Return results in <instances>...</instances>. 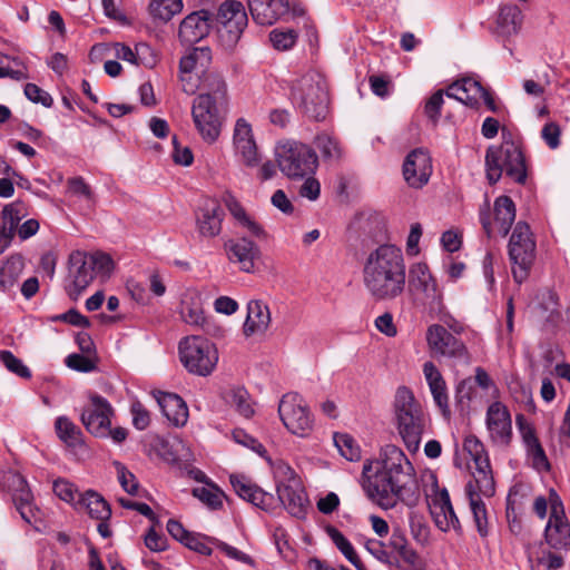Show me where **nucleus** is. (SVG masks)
I'll return each mask as SVG.
<instances>
[{"label":"nucleus","mask_w":570,"mask_h":570,"mask_svg":"<svg viewBox=\"0 0 570 570\" xmlns=\"http://www.w3.org/2000/svg\"><path fill=\"white\" fill-rule=\"evenodd\" d=\"M362 475L367 497L385 510L399 502L410 508L419 503L420 489L414 469L395 445H386L381 460L364 463Z\"/></svg>","instance_id":"obj_1"},{"label":"nucleus","mask_w":570,"mask_h":570,"mask_svg":"<svg viewBox=\"0 0 570 570\" xmlns=\"http://www.w3.org/2000/svg\"><path fill=\"white\" fill-rule=\"evenodd\" d=\"M363 284L376 302H391L404 294L406 265L403 252L392 244L372 250L363 266Z\"/></svg>","instance_id":"obj_2"},{"label":"nucleus","mask_w":570,"mask_h":570,"mask_svg":"<svg viewBox=\"0 0 570 570\" xmlns=\"http://www.w3.org/2000/svg\"><path fill=\"white\" fill-rule=\"evenodd\" d=\"M396 428L406 449L415 453L428 424V417L412 391L406 386L396 390L394 400Z\"/></svg>","instance_id":"obj_3"},{"label":"nucleus","mask_w":570,"mask_h":570,"mask_svg":"<svg viewBox=\"0 0 570 570\" xmlns=\"http://www.w3.org/2000/svg\"><path fill=\"white\" fill-rule=\"evenodd\" d=\"M294 102L308 118L324 120L328 111V89L323 75L308 71L292 88Z\"/></svg>","instance_id":"obj_4"},{"label":"nucleus","mask_w":570,"mask_h":570,"mask_svg":"<svg viewBox=\"0 0 570 570\" xmlns=\"http://www.w3.org/2000/svg\"><path fill=\"white\" fill-rule=\"evenodd\" d=\"M487 178L495 184L505 173L518 184L527 180L525 158L521 148L513 140H503L499 147H489L485 154Z\"/></svg>","instance_id":"obj_5"},{"label":"nucleus","mask_w":570,"mask_h":570,"mask_svg":"<svg viewBox=\"0 0 570 570\" xmlns=\"http://www.w3.org/2000/svg\"><path fill=\"white\" fill-rule=\"evenodd\" d=\"M279 170L289 179H303L314 175L318 167V157L307 144L287 140L275 148Z\"/></svg>","instance_id":"obj_6"},{"label":"nucleus","mask_w":570,"mask_h":570,"mask_svg":"<svg viewBox=\"0 0 570 570\" xmlns=\"http://www.w3.org/2000/svg\"><path fill=\"white\" fill-rule=\"evenodd\" d=\"M178 353L184 367L191 374L208 376L218 362L216 346L200 335L186 336L178 344Z\"/></svg>","instance_id":"obj_7"},{"label":"nucleus","mask_w":570,"mask_h":570,"mask_svg":"<svg viewBox=\"0 0 570 570\" xmlns=\"http://www.w3.org/2000/svg\"><path fill=\"white\" fill-rule=\"evenodd\" d=\"M535 257V242L530 227L519 222L509 240V258L513 265L512 275L517 283L524 282L530 273Z\"/></svg>","instance_id":"obj_8"},{"label":"nucleus","mask_w":570,"mask_h":570,"mask_svg":"<svg viewBox=\"0 0 570 570\" xmlns=\"http://www.w3.org/2000/svg\"><path fill=\"white\" fill-rule=\"evenodd\" d=\"M215 22L219 43L232 50L247 27L248 18L242 2L227 0L220 4Z\"/></svg>","instance_id":"obj_9"},{"label":"nucleus","mask_w":570,"mask_h":570,"mask_svg":"<svg viewBox=\"0 0 570 570\" xmlns=\"http://www.w3.org/2000/svg\"><path fill=\"white\" fill-rule=\"evenodd\" d=\"M278 414L285 428L294 435L307 438L314 429L313 414L298 393H287L282 397Z\"/></svg>","instance_id":"obj_10"},{"label":"nucleus","mask_w":570,"mask_h":570,"mask_svg":"<svg viewBox=\"0 0 570 570\" xmlns=\"http://www.w3.org/2000/svg\"><path fill=\"white\" fill-rule=\"evenodd\" d=\"M227 104L212 100L208 95H198L191 106V116L195 127L202 138L212 144L217 140L222 130L220 108Z\"/></svg>","instance_id":"obj_11"},{"label":"nucleus","mask_w":570,"mask_h":570,"mask_svg":"<svg viewBox=\"0 0 570 570\" xmlns=\"http://www.w3.org/2000/svg\"><path fill=\"white\" fill-rule=\"evenodd\" d=\"M426 342L431 354L435 357L460 361L469 358L465 344L440 324H432L428 327Z\"/></svg>","instance_id":"obj_12"},{"label":"nucleus","mask_w":570,"mask_h":570,"mask_svg":"<svg viewBox=\"0 0 570 570\" xmlns=\"http://www.w3.org/2000/svg\"><path fill=\"white\" fill-rule=\"evenodd\" d=\"M114 409L98 394L89 395V403L83 407L80 420L86 430L98 438H108Z\"/></svg>","instance_id":"obj_13"},{"label":"nucleus","mask_w":570,"mask_h":570,"mask_svg":"<svg viewBox=\"0 0 570 570\" xmlns=\"http://www.w3.org/2000/svg\"><path fill=\"white\" fill-rule=\"evenodd\" d=\"M212 50L209 47H195L191 48L179 61V72L183 90L188 95H194L197 91L196 81L193 79L195 73L196 78L204 75L209 70L212 63Z\"/></svg>","instance_id":"obj_14"},{"label":"nucleus","mask_w":570,"mask_h":570,"mask_svg":"<svg viewBox=\"0 0 570 570\" xmlns=\"http://www.w3.org/2000/svg\"><path fill=\"white\" fill-rule=\"evenodd\" d=\"M69 274L66 279L65 289L72 301H77L81 293L95 278L88 254L75 250L69 256Z\"/></svg>","instance_id":"obj_15"},{"label":"nucleus","mask_w":570,"mask_h":570,"mask_svg":"<svg viewBox=\"0 0 570 570\" xmlns=\"http://www.w3.org/2000/svg\"><path fill=\"white\" fill-rule=\"evenodd\" d=\"M489 438L494 445L508 446L512 440V421L508 407L501 402H493L487 410L485 417Z\"/></svg>","instance_id":"obj_16"},{"label":"nucleus","mask_w":570,"mask_h":570,"mask_svg":"<svg viewBox=\"0 0 570 570\" xmlns=\"http://www.w3.org/2000/svg\"><path fill=\"white\" fill-rule=\"evenodd\" d=\"M409 285L424 295L432 309L442 308V291L425 263H415L410 267Z\"/></svg>","instance_id":"obj_17"},{"label":"nucleus","mask_w":570,"mask_h":570,"mask_svg":"<svg viewBox=\"0 0 570 570\" xmlns=\"http://www.w3.org/2000/svg\"><path fill=\"white\" fill-rule=\"evenodd\" d=\"M233 145L236 157L247 167H255L259 163L258 148L250 124L239 118L236 120L233 134Z\"/></svg>","instance_id":"obj_18"},{"label":"nucleus","mask_w":570,"mask_h":570,"mask_svg":"<svg viewBox=\"0 0 570 570\" xmlns=\"http://www.w3.org/2000/svg\"><path fill=\"white\" fill-rule=\"evenodd\" d=\"M432 169L429 153L422 148H416L404 160L403 176L410 187L422 188L429 183Z\"/></svg>","instance_id":"obj_19"},{"label":"nucleus","mask_w":570,"mask_h":570,"mask_svg":"<svg viewBox=\"0 0 570 570\" xmlns=\"http://www.w3.org/2000/svg\"><path fill=\"white\" fill-rule=\"evenodd\" d=\"M227 258L245 273L255 272V263L261 256L259 247L247 237L228 239L224 244Z\"/></svg>","instance_id":"obj_20"},{"label":"nucleus","mask_w":570,"mask_h":570,"mask_svg":"<svg viewBox=\"0 0 570 570\" xmlns=\"http://www.w3.org/2000/svg\"><path fill=\"white\" fill-rule=\"evenodd\" d=\"M213 14L208 10H199L188 14L179 26V38L183 42L195 43L209 33Z\"/></svg>","instance_id":"obj_21"},{"label":"nucleus","mask_w":570,"mask_h":570,"mask_svg":"<svg viewBox=\"0 0 570 570\" xmlns=\"http://www.w3.org/2000/svg\"><path fill=\"white\" fill-rule=\"evenodd\" d=\"M253 20L261 26H271L289 10L287 0H248Z\"/></svg>","instance_id":"obj_22"},{"label":"nucleus","mask_w":570,"mask_h":570,"mask_svg":"<svg viewBox=\"0 0 570 570\" xmlns=\"http://www.w3.org/2000/svg\"><path fill=\"white\" fill-rule=\"evenodd\" d=\"M229 481L236 494L253 505L267 510L273 504V494L265 492L245 475L232 474Z\"/></svg>","instance_id":"obj_23"},{"label":"nucleus","mask_w":570,"mask_h":570,"mask_svg":"<svg viewBox=\"0 0 570 570\" xmlns=\"http://www.w3.org/2000/svg\"><path fill=\"white\" fill-rule=\"evenodd\" d=\"M431 514L436 527L441 531H449L451 528L460 532L462 527L452 507L449 492L443 489L431 505Z\"/></svg>","instance_id":"obj_24"},{"label":"nucleus","mask_w":570,"mask_h":570,"mask_svg":"<svg viewBox=\"0 0 570 570\" xmlns=\"http://www.w3.org/2000/svg\"><path fill=\"white\" fill-rule=\"evenodd\" d=\"M224 210L215 200H207L197 214V228L203 237L213 238L222 230Z\"/></svg>","instance_id":"obj_25"},{"label":"nucleus","mask_w":570,"mask_h":570,"mask_svg":"<svg viewBox=\"0 0 570 570\" xmlns=\"http://www.w3.org/2000/svg\"><path fill=\"white\" fill-rule=\"evenodd\" d=\"M163 414L175 426H184L188 420L186 402L175 393L158 391L154 394Z\"/></svg>","instance_id":"obj_26"},{"label":"nucleus","mask_w":570,"mask_h":570,"mask_svg":"<svg viewBox=\"0 0 570 570\" xmlns=\"http://www.w3.org/2000/svg\"><path fill=\"white\" fill-rule=\"evenodd\" d=\"M482 92L483 87L481 83L470 77L454 81L445 90V95L449 98L456 99L458 101L471 108L479 107V99L481 98Z\"/></svg>","instance_id":"obj_27"},{"label":"nucleus","mask_w":570,"mask_h":570,"mask_svg":"<svg viewBox=\"0 0 570 570\" xmlns=\"http://www.w3.org/2000/svg\"><path fill=\"white\" fill-rule=\"evenodd\" d=\"M423 374L429 384L433 400L438 407L441 410L444 416L450 415L449 396L446 391V383L432 362H425L423 364Z\"/></svg>","instance_id":"obj_28"},{"label":"nucleus","mask_w":570,"mask_h":570,"mask_svg":"<svg viewBox=\"0 0 570 570\" xmlns=\"http://www.w3.org/2000/svg\"><path fill=\"white\" fill-rule=\"evenodd\" d=\"M271 323V312L262 301H250L247 304V316L243 326L245 336L264 334Z\"/></svg>","instance_id":"obj_29"},{"label":"nucleus","mask_w":570,"mask_h":570,"mask_svg":"<svg viewBox=\"0 0 570 570\" xmlns=\"http://www.w3.org/2000/svg\"><path fill=\"white\" fill-rule=\"evenodd\" d=\"M199 95H208L212 100L227 104V85L220 73L208 70L195 80Z\"/></svg>","instance_id":"obj_30"},{"label":"nucleus","mask_w":570,"mask_h":570,"mask_svg":"<svg viewBox=\"0 0 570 570\" xmlns=\"http://www.w3.org/2000/svg\"><path fill=\"white\" fill-rule=\"evenodd\" d=\"M225 204L239 227L246 229L253 237L267 239L268 234L264 227L246 213L245 208L235 197L228 196Z\"/></svg>","instance_id":"obj_31"},{"label":"nucleus","mask_w":570,"mask_h":570,"mask_svg":"<svg viewBox=\"0 0 570 570\" xmlns=\"http://www.w3.org/2000/svg\"><path fill=\"white\" fill-rule=\"evenodd\" d=\"M76 505L85 509L88 514L99 521H108L111 517L109 503L98 492L88 490L79 495Z\"/></svg>","instance_id":"obj_32"},{"label":"nucleus","mask_w":570,"mask_h":570,"mask_svg":"<svg viewBox=\"0 0 570 570\" xmlns=\"http://www.w3.org/2000/svg\"><path fill=\"white\" fill-rule=\"evenodd\" d=\"M465 494L469 499L470 510L473 515L476 531L481 538H485L489 534L488 510L485 503L475 491V487L472 482L466 483Z\"/></svg>","instance_id":"obj_33"},{"label":"nucleus","mask_w":570,"mask_h":570,"mask_svg":"<svg viewBox=\"0 0 570 570\" xmlns=\"http://www.w3.org/2000/svg\"><path fill=\"white\" fill-rule=\"evenodd\" d=\"M277 495L285 509L296 518H303L306 510V495L303 490L288 484L277 487Z\"/></svg>","instance_id":"obj_34"},{"label":"nucleus","mask_w":570,"mask_h":570,"mask_svg":"<svg viewBox=\"0 0 570 570\" xmlns=\"http://www.w3.org/2000/svg\"><path fill=\"white\" fill-rule=\"evenodd\" d=\"M116 57L124 61L131 62L134 65H144L153 68L156 63V59L153 56V50L147 43H139L136 46L135 51L130 47L124 43H117L115 47Z\"/></svg>","instance_id":"obj_35"},{"label":"nucleus","mask_w":570,"mask_h":570,"mask_svg":"<svg viewBox=\"0 0 570 570\" xmlns=\"http://www.w3.org/2000/svg\"><path fill=\"white\" fill-rule=\"evenodd\" d=\"M547 543L553 549L570 547V524L566 518L549 519L544 530Z\"/></svg>","instance_id":"obj_36"},{"label":"nucleus","mask_w":570,"mask_h":570,"mask_svg":"<svg viewBox=\"0 0 570 570\" xmlns=\"http://www.w3.org/2000/svg\"><path fill=\"white\" fill-rule=\"evenodd\" d=\"M515 219V205L509 196H500L494 202V222L498 232L505 237Z\"/></svg>","instance_id":"obj_37"},{"label":"nucleus","mask_w":570,"mask_h":570,"mask_svg":"<svg viewBox=\"0 0 570 570\" xmlns=\"http://www.w3.org/2000/svg\"><path fill=\"white\" fill-rule=\"evenodd\" d=\"M24 267L21 255L16 254L4 261L0 266V287L3 291L12 288L18 282Z\"/></svg>","instance_id":"obj_38"},{"label":"nucleus","mask_w":570,"mask_h":570,"mask_svg":"<svg viewBox=\"0 0 570 570\" xmlns=\"http://www.w3.org/2000/svg\"><path fill=\"white\" fill-rule=\"evenodd\" d=\"M497 22L502 33H517L522 23V12L515 4L502 6Z\"/></svg>","instance_id":"obj_39"},{"label":"nucleus","mask_w":570,"mask_h":570,"mask_svg":"<svg viewBox=\"0 0 570 570\" xmlns=\"http://www.w3.org/2000/svg\"><path fill=\"white\" fill-rule=\"evenodd\" d=\"M326 532L336 548L356 568V570H367L355 552L352 543L340 530L334 527H327Z\"/></svg>","instance_id":"obj_40"},{"label":"nucleus","mask_w":570,"mask_h":570,"mask_svg":"<svg viewBox=\"0 0 570 570\" xmlns=\"http://www.w3.org/2000/svg\"><path fill=\"white\" fill-rule=\"evenodd\" d=\"M193 495L203 502L210 510H220L225 493L214 483L207 482V487L194 488Z\"/></svg>","instance_id":"obj_41"},{"label":"nucleus","mask_w":570,"mask_h":570,"mask_svg":"<svg viewBox=\"0 0 570 570\" xmlns=\"http://www.w3.org/2000/svg\"><path fill=\"white\" fill-rule=\"evenodd\" d=\"M475 491L479 495H484L487 498H491L495 493V483L494 478L492 475V470L490 465V460L488 461V466L483 468L481 465H475V472L473 474V481H471Z\"/></svg>","instance_id":"obj_42"},{"label":"nucleus","mask_w":570,"mask_h":570,"mask_svg":"<svg viewBox=\"0 0 570 570\" xmlns=\"http://www.w3.org/2000/svg\"><path fill=\"white\" fill-rule=\"evenodd\" d=\"M58 438L69 446H76L81 443V430L67 416H59L55 422Z\"/></svg>","instance_id":"obj_43"},{"label":"nucleus","mask_w":570,"mask_h":570,"mask_svg":"<svg viewBox=\"0 0 570 570\" xmlns=\"http://www.w3.org/2000/svg\"><path fill=\"white\" fill-rule=\"evenodd\" d=\"M181 9V0H151L149 4L150 13L163 21L170 20Z\"/></svg>","instance_id":"obj_44"},{"label":"nucleus","mask_w":570,"mask_h":570,"mask_svg":"<svg viewBox=\"0 0 570 570\" xmlns=\"http://www.w3.org/2000/svg\"><path fill=\"white\" fill-rule=\"evenodd\" d=\"M88 258L91 264V269L94 271L95 277L98 276L104 281L110 277L115 267L110 255L102 252H95L92 254H88Z\"/></svg>","instance_id":"obj_45"},{"label":"nucleus","mask_w":570,"mask_h":570,"mask_svg":"<svg viewBox=\"0 0 570 570\" xmlns=\"http://www.w3.org/2000/svg\"><path fill=\"white\" fill-rule=\"evenodd\" d=\"M334 443L342 456L348 461H357L361 459V449L355 440L346 433H335Z\"/></svg>","instance_id":"obj_46"},{"label":"nucleus","mask_w":570,"mask_h":570,"mask_svg":"<svg viewBox=\"0 0 570 570\" xmlns=\"http://www.w3.org/2000/svg\"><path fill=\"white\" fill-rule=\"evenodd\" d=\"M316 146L323 158L330 161H337L342 157L340 142L332 136L321 134L316 137Z\"/></svg>","instance_id":"obj_47"},{"label":"nucleus","mask_w":570,"mask_h":570,"mask_svg":"<svg viewBox=\"0 0 570 570\" xmlns=\"http://www.w3.org/2000/svg\"><path fill=\"white\" fill-rule=\"evenodd\" d=\"M12 485L14 487V492L12 494V500L16 505H24L30 504L33 500V495L28 487L26 479L20 474L11 475Z\"/></svg>","instance_id":"obj_48"},{"label":"nucleus","mask_w":570,"mask_h":570,"mask_svg":"<svg viewBox=\"0 0 570 570\" xmlns=\"http://www.w3.org/2000/svg\"><path fill=\"white\" fill-rule=\"evenodd\" d=\"M0 361L6 366L8 371L11 373L18 375L21 379H30L31 377V371L27 365L23 364V362L18 358L12 352L10 351H1L0 352Z\"/></svg>","instance_id":"obj_49"},{"label":"nucleus","mask_w":570,"mask_h":570,"mask_svg":"<svg viewBox=\"0 0 570 570\" xmlns=\"http://www.w3.org/2000/svg\"><path fill=\"white\" fill-rule=\"evenodd\" d=\"M463 449L470 454L474 465L488 466L489 456L478 438L473 435L468 436L464 440Z\"/></svg>","instance_id":"obj_50"},{"label":"nucleus","mask_w":570,"mask_h":570,"mask_svg":"<svg viewBox=\"0 0 570 570\" xmlns=\"http://www.w3.org/2000/svg\"><path fill=\"white\" fill-rule=\"evenodd\" d=\"M229 403L244 417L248 419L254 414L248 393L244 389L233 390L229 395Z\"/></svg>","instance_id":"obj_51"},{"label":"nucleus","mask_w":570,"mask_h":570,"mask_svg":"<svg viewBox=\"0 0 570 570\" xmlns=\"http://www.w3.org/2000/svg\"><path fill=\"white\" fill-rule=\"evenodd\" d=\"M27 209L22 202L17 200L8 204L3 207L1 213V219L6 224H9L18 228L20 220L26 216Z\"/></svg>","instance_id":"obj_52"},{"label":"nucleus","mask_w":570,"mask_h":570,"mask_svg":"<svg viewBox=\"0 0 570 570\" xmlns=\"http://www.w3.org/2000/svg\"><path fill=\"white\" fill-rule=\"evenodd\" d=\"M366 550L379 561L390 564V566H396L400 567V562L397 559L393 560L391 558L390 552L385 548V542L380 540L370 539L365 543Z\"/></svg>","instance_id":"obj_53"},{"label":"nucleus","mask_w":570,"mask_h":570,"mask_svg":"<svg viewBox=\"0 0 570 570\" xmlns=\"http://www.w3.org/2000/svg\"><path fill=\"white\" fill-rule=\"evenodd\" d=\"M517 495L518 491L515 488H512L507 498V508L505 515L509 523V528L513 533H519L521 531V522L518 519L517 514Z\"/></svg>","instance_id":"obj_54"},{"label":"nucleus","mask_w":570,"mask_h":570,"mask_svg":"<svg viewBox=\"0 0 570 570\" xmlns=\"http://www.w3.org/2000/svg\"><path fill=\"white\" fill-rule=\"evenodd\" d=\"M269 39L275 49L288 50L295 45L297 33L294 30L281 31L275 29L269 33Z\"/></svg>","instance_id":"obj_55"},{"label":"nucleus","mask_w":570,"mask_h":570,"mask_svg":"<svg viewBox=\"0 0 570 570\" xmlns=\"http://www.w3.org/2000/svg\"><path fill=\"white\" fill-rule=\"evenodd\" d=\"M53 492L57 497L68 503H77L76 498H79L80 495L75 484L63 479L55 481Z\"/></svg>","instance_id":"obj_56"},{"label":"nucleus","mask_w":570,"mask_h":570,"mask_svg":"<svg viewBox=\"0 0 570 570\" xmlns=\"http://www.w3.org/2000/svg\"><path fill=\"white\" fill-rule=\"evenodd\" d=\"M404 563L412 570H421V560L417 552L409 546L406 537L400 543V548L395 550Z\"/></svg>","instance_id":"obj_57"},{"label":"nucleus","mask_w":570,"mask_h":570,"mask_svg":"<svg viewBox=\"0 0 570 570\" xmlns=\"http://www.w3.org/2000/svg\"><path fill=\"white\" fill-rule=\"evenodd\" d=\"M180 315L186 323L191 325H202L204 322L203 308L198 304L183 302Z\"/></svg>","instance_id":"obj_58"},{"label":"nucleus","mask_w":570,"mask_h":570,"mask_svg":"<svg viewBox=\"0 0 570 570\" xmlns=\"http://www.w3.org/2000/svg\"><path fill=\"white\" fill-rule=\"evenodd\" d=\"M118 481L121 488L129 494L135 495L138 492L139 483L136 476L122 464H117Z\"/></svg>","instance_id":"obj_59"},{"label":"nucleus","mask_w":570,"mask_h":570,"mask_svg":"<svg viewBox=\"0 0 570 570\" xmlns=\"http://www.w3.org/2000/svg\"><path fill=\"white\" fill-rule=\"evenodd\" d=\"M66 365L75 371L88 373L96 368V364L88 356L81 354H70L66 358Z\"/></svg>","instance_id":"obj_60"},{"label":"nucleus","mask_w":570,"mask_h":570,"mask_svg":"<svg viewBox=\"0 0 570 570\" xmlns=\"http://www.w3.org/2000/svg\"><path fill=\"white\" fill-rule=\"evenodd\" d=\"M24 95L32 102L41 104L48 108L52 106L53 100L51 96L35 83H27L24 86Z\"/></svg>","instance_id":"obj_61"},{"label":"nucleus","mask_w":570,"mask_h":570,"mask_svg":"<svg viewBox=\"0 0 570 570\" xmlns=\"http://www.w3.org/2000/svg\"><path fill=\"white\" fill-rule=\"evenodd\" d=\"M444 102L443 90L435 91L425 102L424 112L429 119L436 122L441 115V107Z\"/></svg>","instance_id":"obj_62"},{"label":"nucleus","mask_w":570,"mask_h":570,"mask_svg":"<svg viewBox=\"0 0 570 570\" xmlns=\"http://www.w3.org/2000/svg\"><path fill=\"white\" fill-rule=\"evenodd\" d=\"M515 422L527 448L540 443L535 435L534 428L525 420L523 414H518Z\"/></svg>","instance_id":"obj_63"},{"label":"nucleus","mask_w":570,"mask_h":570,"mask_svg":"<svg viewBox=\"0 0 570 570\" xmlns=\"http://www.w3.org/2000/svg\"><path fill=\"white\" fill-rule=\"evenodd\" d=\"M132 415V424L137 430H145L150 424V415L140 402H135L130 409Z\"/></svg>","instance_id":"obj_64"}]
</instances>
